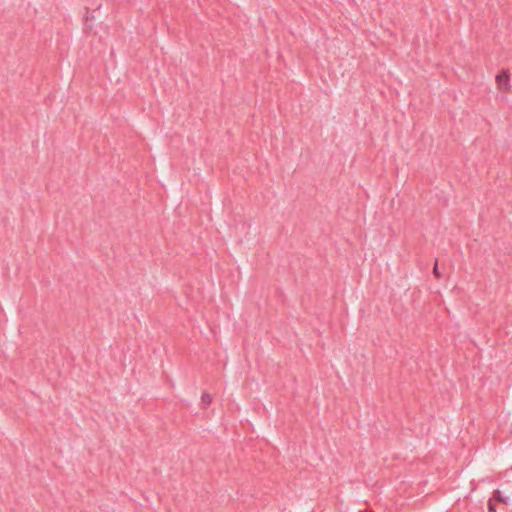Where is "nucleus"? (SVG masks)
<instances>
[{"label": "nucleus", "instance_id": "obj_1", "mask_svg": "<svg viewBox=\"0 0 512 512\" xmlns=\"http://www.w3.org/2000/svg\"><path fill=\"white\" fill-rule=\"evenodd\" d=\"M496 83H497L499 90L504 91V92L509 91L511 88L509 71L508 70L501 71L496 76Z\"/></svg>", "mask_w": 512, "mask_h": 512}, {"label": "nucleus", "instance_id": "obj_2", "mask_svg": "<svg viewBox=\"0 0 512 512\" xmlns=\"http://www.w3.org/2000/svg\"><path fill=\"white\" fill-rule=\"evenodd\" d=\"M201 402L204 404V405H209L211 402H212V397L210 394L208 393H203L202 397H201Z\"/></svg>", "mask_w": 512, "mask_h": 512}, {"label": "nucleus", "instance_id": "obj_3", "mask_svg": "<svg viewBox=\"0 0 512 512\" xmlns=\"http://www.w3.org/2000/svg\"><path fill=\"white\" fill-rule=\"evenodd\" d=\"M433 274L439 278L440 277V273L438 271V266H437V263L435 264L434 268H433Z\"/></svg>", "mask_w": 512, "mask_h": 512}]
</instances>
